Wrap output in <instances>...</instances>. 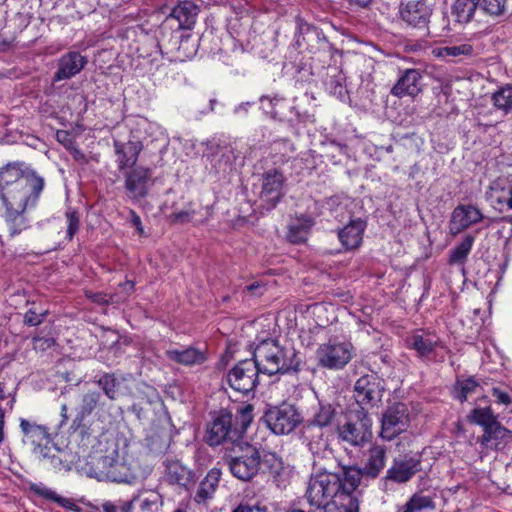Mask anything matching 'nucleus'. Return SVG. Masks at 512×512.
<instances>
[{
	"mask_svg": "<svg viewBox=\"0 0 512 512\" xmlns=\"http://www.w3.org/2000/svg\"><path fill=\"white\" fill-rule=\"evenodd\" d=\"M295 24V45L298 49L305 48L313 54L323 52L332 57L335 50L321 29L299 15L295 17Z\"/></svg>",
	"mask_w": 512,
	"mask_h": 512,
	"instance_id": "0eeeda50",
	"label": "nucleus"
},
{
	"mask_svg": "<svg viewBox=\"0 0 512 512\" xmlns=\"http://www.w3.org/2000/svg\"><path fill=\"white\" fill-rule=\"evenodd\" d=\"M353 346L349 342H332L322 344L316 351L319 366L338 370L344 368L352 359Z\"/></svg>",
	"mask_w": 512,
	"mask_h": 512,
	"instance_id": "f8f14e48",
	"label": "nucleus"
},
{
	"mask_svg": "<svg viewBox=\"0 0 512 512\" xmlns=\"http://www.w3.org/2000/svg\"><path fill=\"white\" fill-rule=\"evenodd\" d=\"M233 455H227L225 462L231 474L240 481L253 480L264 466L270 472L278 474L282 468L281 460L274 453L262 454L259 448L248 443H237Z\"/></svg>",
	"mask_w": 512,
	"mask_h": 512,
	"instance_id": "f03ea898",
	"label": "nucleus"
},
{
	"mask_svg": "<svg viewBox=\"0 0 512 512\" xmlns=\"http://www.w3.org/2000/svg\"><path fill=\"white\" fill-rule=\"evenodd\" d=\"M339 481L337 473L320 471L313 474L305 493L308 512H345L344 502L338 499Z\"/></svg>",
	"mask_w": 512,
	"mask_h": 512,
	"instance_id": "20e7f679",
	"label": "nucleus"
},
{
	"mask_svg": "<svg viewBox=\"0 0 512 512\" xmlns=\"http://www.w3.org/2000/svg\"><path fill=\"white\" fill-rule=\"evenodd\" d=\"M261 106L262 108L267 112L270 113L273 117L280 116V111L277 109V107L284 103V99L280 97H273L270 98L268 96H262L260 98Z\"/></svg>",
	"mask_w": 512,
	"mask_h": 512,
	"instance_id": "864d4df0",
	"label": "nucleus"
},
{
	"mask_svg": "<svg viewBox=\"0 0 512 512\" xmlns=\"http://www.w3.org/2000/svg\"><path fill=\"white\" fill-rule=\"evenodd\" d=\"M66 223H67V232L66 237L69 241H71L80 228V216L78 212L74 210H68L66 212Z\"/></svg>",
	"mask_w": 512,
	"mask_h": 512,
	"instance_id": "603ef678",
	"label": "nucleus"
},
{
	"mask_svg": "<svg viewBox=\"0 0 512 512\" xmlns=\"http://www.w3.org/2000/svg\"><path fill=\"white\" fill-rule=\"evenodd\" d=\"M14 198V195H7L0 189V215L5 218L11 236L20 234L28 226L24 216L26 210L18 209Z\"/></svg>",
	"mask_w": 512,
	"mask_h": 512,
	"instance_id": "dca6fc26",
	"label": "nucleus"
},
{
	"mask_svg": "<svg viewBox=\"0 0 512 512\" xmlns=\"http://www.w3.org/2000/svg\"><path fill=\"white\" fill-rule=\"evenodd\" d=\"M410 424L409 409L404 403H394L387 407L381 418L380 437L390 441L405 432Z\"/></svg>",
	"mask_w": 512,
	"mask_h": 512,
	"instance_id": "9b49d317",
	"label": "nucleus"
},
{
	"mask_svg": "<svg viewBox=\"0 0 512 512\" xmlns=\"http://www.w3.org/2000/svg\"><path fill=\"white\" fill-rule=\"evenodd\" d=\"M337 428L339 438L355 447L363 446L372 437V419L367 411H355L348 416L342 426Z\"/></svg>",
	"mask_w": 512,
	"mask_h": 512,
	"instance_id": "6e6552de",
	"label": "nucleus"
},
{
	"mask_svg": "<svg viewBox=\"0 0 512 512\" xmlns=\"http://www.w3.org/2000/svg\"><path fill=\"white\" fill-rule=\"evenodd\" d=\"M243 512H268L265 508L259 506L243 505Z\"/></svg>",
	"mask_w": 512,
	"mask_h": 512,
	"instance_id": "774afa93",
	"label": "nucleus"
},
{
	"mask_svg": "<svg viewBox=\"0 0 512 512\" xmlns=\"http://www.w3.org/2000/svg\"><path fill=\"white\" fill-rule=\"evenodd\" d=\"M262 374L255 360L245 359L239 361L227 374L229 386L242 395L253 392Z\"/></svg>",
	"mask_w": 512,
	"mask_h": 512,
	"instance_id": "1a4fd4ad",
	"label": "nucleus"
},
{
	"mask_svg": "<svg viewBox=\"0 0 512 512\" xmlns=\"http://www.w3.org/2000/svg\"><path fill=\"white\" fill-rule=\"evenodd\" d=\"M325 89L333 96L344 99L347 93L346 77L339 66L329 65L323 79Z\"/></svg>",
	"mask_w": 512,
	"mask_h": 512,
	"instance_id": "2f4dec72",
	"label": "nucleus"
},
{
	"mask_svg": "<svg viewBox=\"0 0 512 512\" xmlns=\"http://www.w3.org/2000/svg\"><path fill=\"white\" fill-rule=\"evenodd\" d=\"M253 359L261 373L268 376L297 372L301 363L299 354L293 347L283 346L273 338L263 339L257 344Z\"/></svg>",
	"mask_w": 512,
	"mask_h": 512,
	"instance_id": "7ed1b4c3",
	"label": "nucleus"
},
{
	"mask_svg": "<svg viewBox=\"0 0 512 512\" xmlns=\"http://www.w3.org/2000/svg\"><path fill=\"white\" fill-rule=\"evenodd\" d=\"M337 418L338 412L333 404L318 401L317 405L312 407L307 420L333 433L334 427L337 425Z\"/></svg>",
	"mask_w": 512,
	"mask_h": 512,
	"instance_id": "c85d7f7f",
	"label": "nucleus"
},
{
	"mask_svg": "<svg viewBox=\"0 0 512 512\" xmlns=\"http://www.w3.org/2000/svg\"><path fill=\"white\" fill-rule=\"evenodd\" d=\"M474 240V236L466 235L459 244L452 248L449 253V264L463 266L471 252Z\"/></svg>",
	"mask_w": 512,
	"mask_h": 512,
	"instance_id": "a18cd8bd",
	"label": "nucleus"
},
{
	"mask_svg": "<svg viewBox=\"0 0 512 512\" xmlns=\"http://www.w3.org/2000/svg\"><path fill=\"white\" fill-rule=\"evenodd\" d=\"M96 383L110 400H115L117 398V387L119 382L114 373L102 374Z\"/></svg>",
	"mask_w": 512,
	"mask_h": 512,
	"instance_id": "09e8293b",
	"label": "nucleus"
},
{
	"mask_svg": "<svg viewBox=\"0 0 512 512\" xmlns=\"http://www.w3.org/2000/svg\"><path fill=\"white\" fill-rule=\"evenodd\" d=\"M164 466L165 476L169 483L177 484L185 488L194 483L195 474L180 460L175 458H167L164 461Z\"/></svg>",
	"mask_w": 512,
	"mask_h": 512,
	"instance_id": "bb28decb",
	"label": "nucleus"
},
{
	"mask_svg": "<svg viewBox=\"0 0 512 512\" xmlns=\"http://www.w3.org/2000/svg\"><path fill=\"white\" fill-rule=\"evenodd\" d=\"M56 138L59 143L66 147L70 146L73 142L70 133L66 130H58L56 132Z\"/></svg>",
	"mask_w": 512,
	"mask_h": 512,
	"instance_id": "bf43d9fd",
	"label": "nucleus"
},
{
	"mask_svg": "<svg viewBox=\"0 0 512 512\" xmlns=\"http://www.w3.org/2000/svg\"><path fill=\"white\" fill-rule=\"evenodd\" d=\"M44 185L43 177L23 162L8 163L0 169V189L14 195L18 209L34 208Z\"/></svg>",
	"mask_w": 512,
	"mask_h": 512,
	"instance_id": "f257e3e1",
	"label": "nucleus"
},
{
	"mask_svg": "<svg viewBox=\"0 0 512 512\" xmlns=\"http://www.w3.org/2000/svg\"><path fill=\"white\" fill-rule=\"evenodd\" d=\"M406 347L413 350L423 360H431L438 347H442L440 337L429 330H416L405 338Z\"/></svg>",
	"mask_w": 512,
	"mask_h": 512,
	"instance_id": "ddd939ff",
	"label": "nucleus"
},
{
	"mask_svg": "<svg viewBox=\"0 0 512 512\" xmlns=\"http://www.w3.org/2000/svg\"><path fill=\"white\" fill-rule=\"evenodd\" d=\"M170 218L173 223L184 224V223L192 222L187 209H183V210L172 213Z\"/></svg>",
	"mask_w": 512,
	"mask_h": 512,
	"instance_id": "13d9d810",
	"label": "nucleus"
},
{
	"mask_svg": "<svg viewBox=\"0 0 512 512\" xmlns=\"http://www.w3.org/2000/svg\"><path fill=\"white\" fill-rule=\"evenodd\" d=\"M301 425L300 437L307 444L312 453H318L328 446L330 437L333 434L332 432L307 419H303Z\"/></svg>",
	"mask_w": 512,
	"mask_h": 512,
	"instance_id": "a211bd4d",
	"label": "nucleus"
},
{
	"mask_svg": "<svg viewBox=\"0 0 512 512\" xmlns=\"http://www.w3.org/2000/svg\"><path fill=\"white\" fill-rule=\"evenodd\" d=\"M20 429L23 434V443L30 444L35 448L42 446L44 442L50 440L49 428L45 425L37 424L34 421L20 418Z\"/></svg>",
	"mask_w": 512,
	"mask_h": 512,
	"instance_id": "c756f323",
	"label": "nucleus"
},
{
	"mask_svg": "<svg viewBox=\"0 0 512 512\" xmlns=\"http://www.w3.org/2000/svg\"><path fill=\"white\" fill-rule=\"evenodd\" d=\"M29 489L34 494L45 498L47 500H51L56 502L58 505H60L63 508H66L71 511H79L80 508L77 506L72 499L64 498L62 496H59L55 491L48 488L42 483H33L29 486Z\"/></svg>",
	"mask_w": 512,
	"mask_h": 512,
	"instance_id": "4c0bfd02",
	"label": "nucleus"
},
{
	"mask_svg": "<svg viewBox=\"0 0 512 512\" xmlns=\"http://www.w3.org/2000/svg\"><path fill=\"white\" fill-rule=\"evenodd\" d=\"M421 470V461L414 457L396 458L387 470L385 479L395 483L408 482Z\"/></svg>",
	"mask_w": 512,
	"mask_h": 512,
	"instance_id": "aec40b11",
	"label": "nucleus"
},
{
	"mask_svg": "<svg viewBox=\"0 0 512 512\" xmlns=\"http://www.w3.org/2000/svg\"><path fill=\"white\" fill-rule=\"evenodd\" d=\"M365 228L366 222L358 218L351 220L344 228L339 230V240L346 250H352L360 246Z\"/></svg>",
	"mask_w": 512,
	"mask_h": 512,
	"instance_id": "7c9ffc66",
	"label": "nucleus"
},
{
	"mask_svg": "<svg viewBox=\"0 0 512 512\" xmlns=\"http://www.w3.org/2000/svg\"><path fill=\"white\" fill-rule=\"evenodd\" d=\"M124 187L127 196L133 201H139L148 195V183L152 177V170L137 166L125 173Z\"/></svg>",
	"mask_w": 512,
	"mask_h": 512,
	"instance_id": "f3484780",
	"label": "nucleus"
},
{
	"mask_svg": "<svg viewBox=\"0 0 512 512\" xmlns=\"http://www.w3.org/2000/svg\"><path fill=\"white\" fill-rule=\"evenodd\" d=\"M487 197L492 203L512 210V174H503L492 181ZM510 222L512 223V215Z\"/></svg>",
	"mask_w": 512,
	"mask_h": 512,
	"instance_id": "6ab92c4d",
	"label": "nucleus"
},
{
	"mask_svg": "<svg viewBox=\"0 0 512 512\" xmlns=\"http://www.w3.org/2000/svg\"><path fill=\"white\" fill-rule=\"evenodd\" d=\"M134 512H157L161 504V496L155 492H148L133 496Z\"/></svg>",
	"mask_w": 512,
	"mask_h": 512,
	"instance_id": "49530a36",
	"label": "nucleus"
},
{
	"mask_svg": "<svg viewBox=\"0 0 512 512\" xmlns=\"http://www.w3.org/2000/svg\"><path fill=\"white\" fill-rule=\"evenodd\" d=\"M267 427L275 435H288L303 422L299 409L290 403L270 406L263 415Z\"/></svg>",
	"mask_w": 512,
	"mask_h": 512,
	"instance_id": "423d86ee",
	"label": "nucleus"
},
{
	"mask_svg": "<svg viewBox=\"0 0 512 512\" xmlns=\"http://www.w3.org/2000/svg\"><path fill=\"white\" fill-rule=\"evenodd\" d=\"M511 441L512 431L502 426L499 421L485 430L479 439L482 447L496 451L503 450Z\"/></svg>",
	"mask_w": 512,
	"mask_h": 512,
	"instance_id": "a878e982",
	"label": "nucleus"
},
{
	"mask_svg": "<svg viewBox=\"0 0 512 512\" xmlns=\"http://www.w3.org/2000/svg\"><path fill=\"white\" fill-rule=\"evenodd\" d=\"M60 415H61V421L59 423V426L61 427V426L65 425L67 420H68V406H67V404H62L61 405Z\"/></svg>",
	"mask_w": 512,
	"mask_h": 512,
	"instance_id": "0e129e2a",
	"label": "nucleus"
},
{
	"mask_svg": "<svg viewBox=\"0 0 512 512\" xmlns=\"http://www.w3.org/2000/svg\"><path fill=\"white\" fill-rule=\"evenodd\" d=\"M473 52H474L473 46L469 43H461L458 45L445 46V47L435 48L433 50V54L436 57H440L443 59L459 58L462 56H472Z\"/></svg>",
	"mask_w": 512,
	"mask_h": 512,
	"instance_id": "de8ad7c7",
	"label": "nucleus"
},
{
	"mask_svg": "<svg viewBox=\"0 0 512 512\" xmlns=\"http://www.w3.org/2000/svg\"><path fill=\"white\" fill-rule=\"evenodd\" d=\"M102 394L99 391H88L82 397V402L77 413L74 423H78L77 426L92 412L101 405Z\"/></svg>",
	"mask_w": 512,
	"mask_h": 512,
	"instance_id": "37998d69",
	"label": "nucleus"
},
{
	"mask_svg": "<svg viewBox=\"0 0 512 512\" xmlns=\"http://www.w3.org/2000/svg\"><path fill=\"white\" fill-rule=\"evenodd\" d=\"M285 177L277 169H270L262 175L260 199L267 209L274 208L284 195Z\"/></svg>",
	"mask_w": 512,
	"mask_h": 512,
	"instance_id": "4468645a",
	"label": "nucleus"
},
{
	"mask_svg": "<svg viewBox=\"0 0 512 512\" xmlns=\"http://www.w3.org/2000/svg\"><path fill=\"white\" fill-rule=\"evenodd\" d=\"M422 75L417 69H406L391 89V94L402 98L415 97L422 90Z\"/></svg>",
	"mask_w": 512,
	"mask_h": 512,
	"instance_id": "5701e85b",
	"label": "nucleus"
},
{
	"mask_svg": "<svg viewBox=\"0 0 512 512\" xmlns=\"http://www.w3.org/2000/svg\"><path fill=\"white\" fill-rule=\"evenodd\" d=\"M252 407H242L236 416L227 410H221L207 426L205 441L209 446H218L226 442L237 443L252 422Z\"/></svg>",
	"mask_w": 512,
	"mask_h": 512,
	"instance_id": "39448f33",
	"label": "nucleus"
},
{
	"mask_svg": "<svg viewBox=\"0 0 512 512\" xmlns=\"http://www.w3.org/2000/svg\"><path fill=\"white\" fill-rule=\"evenodd\" d=\"M483 220L482 212L473 205H458L452 212L450 231L458 234Z\"/></svg>",
	"mask_w": 512,
	"mask_h": 512,
	"instance_id": "412c9836",
	"label": "nucleus"
},
{
	"mask_svg": "<svg viewBox=\"0 0 512 512\" xmlns=\"http://www.w3.org/2000/svg\"><path fill=\"white\" fill-rule=\"evenodd\" d=\"M114 149L117 156V165L119 171L133 167L138 161L139 154L142 150V144L138 141L121 142L114 140Z\"/></svg>",
	"mask_w": 512,
	"mask_h": 512,
	"instance_id": "cd10ccee",
	"label": "nucleus"
},
{
	"mask_svg": "<svg viewBox=\"0 0 512 512\" xmlns=\"http://www.w3.org/2000/svg\"><path fill=\"white\" fill-rule=\"evenodd\" d=\"M200 6L190 0H180L172 9L169 18L178 22V28L191 30L194 28Z\"/></svg>",
	"mask_w": 512,
	"mask_h": 512,
	"instance_id": "393cba45",
	"label": "nucleus"
},
{
	"mask_svg": "<svg viewBox=\"0 0 512 512\" xmlns=\"http://www.w3.org/2000/svg\"><path fill=\"white\" fill-rule=\"evenodd\" d=\"M87 64L86 57L77 51H70L58 60V69L53 76V82L68 80L77 75Z\"/></svg>",
	"mask_w": 512,
	"mask_h": 512,
	"instance_id": "4be33fe9",
	"label": "nucleus"
},
{
	"mask_svg": "<svg viewBox=\"0 0 512 512\" xmlns=\"http://www.w3.org/2000/svg\"><path fill=\"white\" fill-rule=\"evenodd\" d=\"M168 360L183 365H201L207 360L206 352L194 346L171 347L165 351Z\"/></svg>",
	"mask_w": 512,
	"mask_h": 512,
	"instance_id": "b1692460",
	"label": "nucleus"
},
{
	"mask_svg": "<svg viewBox=\"0 0 512 512\" xmlns=\"http://www.w3.org/2000/svg\"><path fill=\"white\" fill-rule=\"evenodd\" d=\"M480 8L479 0H455L451 7V14L459 24L472 21L476 10Z\"/></svg>",
	"mask_w": 512,
	"mask_h": 512,
	"instance_id": "c9c22d12",
	"label": "nucleus"
},
{
	"mask_svg": "<svg viewBox=\"0 0 512 512\" xmlns=\"http://www.w3.org/2000/svg\"><path fill=\"white\" fill-rule=\"evenodd\" d=\"M33 342L36 346L44 349L46 347H51L54 344V340L52 338H44V337H34Z\"/></svg>",
	"mask_w": 512,
	"mask_h": 512,
	"instance_id": "680f3d73",
	"label": "nucleus"
},
{
	"mask_svg": "<svg viewBox=\"0 0 512 512\" xmlns=\"http://www.w3.org/2000/svg\"><path fill=\"white\" fill-rule=\"evenodd\" d=\"M29 489L34 494L45 498L47 500H51L56 502L58 505H60L63 508H66L71 511H79L80 508L77 506L72 499L64 498L62 496H59L55 491L48 488L42 483H33L29 486Z\"/></svg>",
	"mask_w": 512,
	"mask_h": 512,
	"instance_id": "58836bf2",
	"label": "nucleus"
},
{
	"mask_svg": "<svg viewBox=\"0 0 512 512\" xmlns=\"http://www.w3.org/2000/svg\"><path fill=\"white\" fill-rule=\"evenodd\" d=\"M399 14L407 25L415 28H425L430 21L432 8L427 0H408L401 2Z\"/></svg>",
	"mask_w": 512,
	"mask_h": 512,
	"instance_id": "2eb2a0df",
	"label": "nucleus"
},
{
	"mask_svg": "<svg viewBox=\"0 0 512 512\" xmlns=\"http://www.w3.org/2000/svg\"><path fill=\"white\" fill-rule=\"evenodd\" d=\"M134 506V498L127 502H121V504L118 506V512H134Z\"/></svg>",
	"mask_w": 512,
	"mask_h": 512,
	"instance_id": "e2e57ef3",
	"label": "nucleus"
},
{
	"mask_svg": "<svg viewBox=\"0 0 512 512\" xmlns=\"http://www.w3.org/2000/svg\"><path fill=\"white\" fill-rule=\"evenodd\" d=\"M221 477V470L212 468L200 482L193 500L199 505H206L213 498Z\"/></svg>",
	"mask_w": 512,
	"mask_h": 512,
	"instance_id": "473e14b6",
	"label": "nucleus"
},
{
	"mask_svg": "<svg viewBox=\"0 0 512 512\" xmlns=\"http://www.w3.org/2000/svg\"><path fill=\"white\" fill-rule=\"evenodd\" d=\"M46 314V311L37 312L33 308H30L24 315V324L28 326H38L43 322Z\"/></svg>",
	"mask_w": 512,
	"mask_h": 512,
	"instance_id": "5fc2aeb1",
	"label": "nucleus"
},
{
	"mask_svg": "<svg viewBox=\"0 0 512 512\" xmlns=\"http://www.w3.org/2000/svg\"><path fill=\"white\" fill-rule=\"evenodd\" d=\"M103 512H118V506L110 501H106L102 504Z\"/></svg>",
	"mask_w": 512,
	"mask_h": 512,
	"instance_id": "338daca9",
	"label": "nucleus"
},
{
	"mask_svg": "<svg viewBox=\"0 0 512 512\" xmlns=\"http://www.w3.org/2000/svg\"><path fill=\"white\" fill-rule=\"evenodd\" d=\"M186 209L194 225L205 224L208 221L209 217L211 216V211L208 206L203 207L199 205L198 207H194L190 203Z\"/></svg>",
	"mask_w": 512,
	"mask_h": 512,
	"instance_id": "3c124183",
	"label": "nucleus"
},
{
	"mask_svg": "<svg viewBox=\"0 0 512 512\" xmlns=\"http://www.w3.org/2000/svg\"><path fill=\"white\" fill-rule=\"evenodd\" d=\"M117 452L113 451L111 455L101 456L98 460V467L100 474L112 482H126V477L117 474V467L119 466Z\"/></svg>",
	"mask_w": 512,
	"mask_h": 512,
	"instance_id": "79ce46f5",
	"label": "nucleus"
},
{
	"mask_svg": "<svg viewBox=\"0 0 512 512\" xmlns=\"http://www.w3.org/2000/svg\"><path fill=\"white\" fill-rule=\"evenodd\" d=\"M312 217L301 215L289 225L287 239L293 244H300L307 240L308 234L314 225Z\"/></svg>",
	"mask_w": 512,
	"mask_h": 512,
	"instance_id": "f704fd0d",
	"label": "nucleus"
},
{
	"mask_svg": "<svg viewBox=\"0 0 512 512\" xmlns=\"http://www.w3.org/2000/svg\"><path fill=\"white\" fill-rule=\"evenodd\" d=\"M385 464L386 449L383 446L375 445L369 449L367 461L360 469L365 477L376 478L384 469Z\"/></svg>",
	"mask_w": 512,
	"mask_h": 512,
	"instance_id": "72a5a7b5",
	"label": "nucleus"
},
{
	"mask_svg": "<svg viewBox=\"0 0 512 512\" xmlns=\"http://www.w3.org/2000/svg\"><path fill=\"white\" fill-rule=\"evenodd\" d=\"M493 103L497 109L508 112L512 109V86L507 85L500 88L492 96Z\"/></svg>",
	"mask_w": 512,
	"mask_h": 512,
	"instance_id": "8fccbe9b",
	"label": "nucleus"
},
{
	"mask_svg": "<svg viewBox=\"0 0 512 512\" xmlns=\"http://www.w3.org/2000/svg\"><path fill=\"white\" fill-rule=\"evenodd\" d=\"M480 383L473 376L467 378H457L451 388L453 399L464 403L468 397L477 392Z\"/></svg>",
	"mask_w": 512,
	"mask_h": 512,
	"instance_id": "ea45409f",
	"label": "nucleus"
},
{
	"mask_svg": "<svg viewBox=\"0 0 512 512\" xmlns=\"http://www.w3.org/2000/svg\"><path fill=\"white\" fill-rule=\"evenodd\" d=\"M436 509L435 497L423 492L414 493L398 512H425Z\"/></svg>",
	"mask_w": 512,
	"mask_h": 512,
	"instance_id": "e433bc0d",
	"label": "nucleus"
},
{
	"mask_svg": "<svg viewBox=\"0 0 512 512\" xmlns=\"http://www.w3.org/2000/svg\"><path fill=\"white\" fill-rule=\"evenodd\" d=\"M491 394L495 398L497 404L509 406L512 403V398L509 392L502 390L499 387H493Z\"/></svg>",
	"mask_w": 512,
	"mask_h": 512,
	"instance_id": "6e6d98bb",
	"label": "nucleus"
},
{
	"mask_svg": "<svg viewBox=\"0 0 512 512\" xmlns=\"http://www.w3.org/2000/svg\"><path fill=\"white\" fill-rule=\"evenodd\" d=\"M130 216H131V224L137 229V231L142 234L143 233V226L140 216L134 211L130 210Z\"/></svg>",
	"mask_w": 512,
	"mask_h": 512,
	"instance_id": "052dcab7",
	"label": "nucleus"
},
{
	"mask_svg": "<svg viewBox=\"0 0 512 512\" xmlns=\"http://www.w3.org/2000/svg\"><path fill=\"white\" fill-rule=\"evenodd\" d=\"M467 421L471 424L481 426L484 432L498 420L491 407H477L469 412Z\"/></svg>",
	"mask_w": 512,
	"mask_h": 512,
	"instance_id": "c03bdc74",
	"label": "nucleus"
},
{
	"mask_svg": "<svg viewBox=\"0 0 512 512\" xmlns=\"http://www.w3.org/2000/svg\"><path fill=\"white\" fill-rule=\"evenodd\" d=\"M86 296L91 299L94 303H97L99 305H107L111 302V297L105 293H92V292H86Z\"/></svg>",
	"mask_w": 512,
	"mask_h": 512,
	"instance_id": "4d7b16f0",
	"label": "nucleus"
},
{
	"mask_svg": "<svg viewBox=\"0 0 512 512\" xmlns=\"http://www.w3.org/2000/svg\"><path fill=\"white\" fill-rule=\"evenodd\" d=\"M385 382L375 372L361 376L354 385V398L360 410L377 406L383 397Z\"/></svg>",
	"mask_w": 512,
	"mask_h": 512,
	"instance_id": "9d476101",
	"label": "nucleus"
},
{
	"mask_svg": "<svg viewBox=\"0 0 512 512\" xmlns=\"http://www.w3.org/2000/svg\"><path fill=\"white\" fill-rule=\"evenodd\" d=\"M480 9L493 18L512 16V0H479Z\"/></svg>",
	"mask_w": 512,
	"mask_h": 512,
	"instance_id": "a19ab883",
	"label": "nucleus"
},
{
	"mask_svg": "<svg viewBox=\"0 0 512 512\" xmlns=\"http://www.w3.org/2000/svg\"><path fill=\"white\" fill-rule=\"evenodd\" d=\"M5 419V412L4 410L0 407V444L4 441V421Z\"/></svg>",
	"mask_w": 512,
	"mask_h": 512,
	"instance_id": "69168bd1",
	"label": "nucleus"
}]
</instances>
